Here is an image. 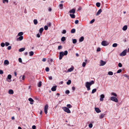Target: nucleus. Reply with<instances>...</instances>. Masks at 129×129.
Returning a JSON list of instances; mask_svg holds the SVG:
<instances>
[{
    "label": "nucleus",
    "mask_w": 129,
    "mask_h": 129,
    "mask_svg": "<svg viewBox=\"0 0 129 129\" xmlns=\"http://www.w3.org/2000/svg\"><path fill=\"white\" fill-rule=\"evenodd\" d=\"M70 15L72 18H74L75 17V15L73 14H70Z\"/></svg>",
    "instance_id": "aec40b11"
},
{
    "label": "nucleus",
    "mask_w": 129,
    "mask_h": 129,
    "mask_svg": "<svg viewBox=\"0 0 129 129\" xmlns=\"http://www.w3.org/2000/svg\"><path fill=\"white\" fill-rule=\"evenodd\" d=\"M90 85H89V82H87L86 84V87L87 88L90 87Z\"/></svg>",
    "instance_id": "bb28decb"
},
{
    "label": "nucleus",
    "mask_w": 129,
    "mask_h": 129,
    "mask_svg": "<svg viewBox=\"0 0 129 129\" xmlns=\"http://www.w3.org/2000/svg\"><path fill=\"white\" fill-rule=\"evenodd\" d=\"M66 32V30H63L62 32V33L63 34H65Z\"/></svg>",
    "instance_id": "4d7b16f0"
},
{
    "label": "nucleus",
    "mask_w": 129,
    "mask_h": 129,
    "mask_svg": "<svg viewBox=\"0 0 129 129\" xmlns=\"http://www.w3.org/2000/svg\"><path fill=\"white\" fill-rule=\"evenodd\" d=\"M71 83V81L70 80H68V81L67 82V83L68 85H69Z\"/></svg>",
    "instance_id": "f704fd0d"
},
{
    "label": "nucleus",
    "mask_w": 129,
    "mask_h": 129,
    "mask_svg": "<svg viewBox=\"0 0 129 129\" xmlns=\"http://www.w3.org/2000/svg\"><path fill=\"white\" fill-rule=\"evenodd\" d=\"M29 53V55L30 56H33L34 54V52L33 51H31Z\"/></svg>",
    "instance_id": "5701e85b"
},
{
    "label": "nucleus",
    "mask_w": 129,
    "mask_h": 129,
    "mask_svg": "<svg viewBox=\"0 0 129 129\" xmlns=\"http://www.w3.org/2000/svg\"><path fill=\"white\" fill-rule=\"evenodd\" d=\"M100 63L101 64L100 66H103L106 64V62L105 61L101 60Z\"/></svg>",
    "instance_id": "6e6552de"
},
{
    "label": "nucleus",
    "mask_w": 129,
    "mask_h": 129,
    "mask_svg": "<svg viewBox=\"0 0 129 129\" xmlns=\"http://www.w3.org/2000/svg\"><path fill=\"white\" fill-rule=\"evenodd\" d=\"M62 47L61 45L59 46L58 47V49L59 50L60 49L62 48Z\"/></svg>",
    "instance_id": "864d4df0"
},
{
    "label": "nucleus",
    "mask_w": 129,
    "mask_h": 129,
    "mask_svg": "<svg viewBox=\"0 0 129 129\" xmlns=\"http://www.w3.org/2000/svg\"><path fill=\"white\" fill-rule=\"evenodd\" d=\"M102 12V10L101 9H100L98 11V12H97L96 14V15L97 16L99 14H100Z\"/></svg>",
    "instance_id": "ddd939ff"
},
{
    "label": "nucleus",
    "mask_w": 129,
    "mask_h": 129,
    "mask_svg": "<svg viewBox=\"0 0 129 129\" xmlns=\"http://www.w3.org/2000/svg\"><path fill=\"white\" fill-rule=\"evenodd\" d=\"M49 61H50L51 62H52L53 61V60L52 59H49Z\"/></svg>",
    "instance_id": "774afa93"
},
{
    "label": "nucleus",
    "mask_w": 129,
    "mask_h": 129,
    "mask_svg": "<svg viewBox=\"0 0 129 129\" xmlns=\"http://www.w3.org/2000/svg\"><path fill=\"white\" fill-rule=\"evenodd\" d=\"M79 22V21L78 20H76L75 21V23L76 24H77Z\"/></svg>",
    "instance_id": "5fc2aeb1"
},
{
    "label": "nucleus",
    "mask_w": 129,
    "mask_h": 129,
    "mask_svg": "<svg viewBox=\"0 0 129 129\" xmlns=\"http://www.w3.org/2000/svg\"><path fill=\"white\" fill-rule=\"evenodd\" d=\"M102 45L104 46H106L109 45V43L106 41H102L101 43Z\"/></svg>",
    "instance_id": "20e7f679"
},
{
    "label": "nucleus",
    "mask_w": 129,
    "mask_h": 129,
    "mask_svg": "<svg viewBox=\"0 0 129 129\" xmlns=\"http://www.w3.org/2000/svg\"><path fill=\"white\" fill-rule=\"evenodd\" d=\"M94 82L93 81H92L91 82H89V85L90 86L92 84H93L94 83Z\"/></svg>",
    "instance_id": "72a5a7b5"
},
{
    "label": "nucleus",
    "mask_w": 129,
    "mask_h": 129,
    "mask_svg": "<svg viewBox=\"0 0 129 129\" xmlns=\"http://www.w3.org/2000/svg\"><path fill=\"white\" fill-rule=\"evenodd\" d=\"M9 93L10 94H12L14 92L12 90L10 89L9 90Z\"/></svg>",
    "instance_id": "a211bd4d"
},
{
    "label": "nucleus",
    "mask_w": 129,
    "mask_h": 129,
    "mask_svg": "<svg viewBox=\"0 0 129 129\" xmlns=\"http://www.w3.org/2000/svg\"><path fill=\"white\" fill-rule=\"evenodd\" d=\"M11 47L10 46H9L8 47L7 49L8 50H10L11 49Z\"/></svg>",
    "instance_id": "e2e57ef3"
},
{
    "label": "nucleus",
    "mask_w": 129,
    "mask_h": 129,
    "mask_svg": "<svg viewBox=\"0 0 129 129\" xmlns=\"http://www.w3.org/2000/svg\"><path fill=\"white\" fill-rule=\"evenodd\" d=\"M96 89H93L91 93H93L94 92H95L96 91Z\"/></svg>",
    "instance_id": "c756f323"
},
{
    "label": "nucleus",
    "mask_w": 129,
    "mask_h": 129,
    "mask_svg": "<svg viewBox=\"0 0 129 129\" xmlns=\"http://www.w3.org/2000/svg\"><path fill=\"white\" fill-rule=\"evenodd\" d=\"M117 44L115 43L113 44L112 47H116L117 46Z\"/></svg>",
    "instance_id": "e433bc0d"
},
{
    "label": "nucleus",
    "mask_w": 129,
    "mask_h": 129,
    "mask_svg": "<svg viewBox=\"0 0 129 129\" xmlns=\"http://www.w3.org/2000/svg\"><path fill=\"white\" fill-rule=\"evenodd\" d=\"M48 107V105H46L44 107V112L46 114H47V110Z\"/></svg>",
    "instance_id": "423d86ee"
},
{
    "label": "nucleus",
    "mask_w": 129,
    "mask_h": 129,
    "mask_svg": "<svg viewBox=\"0 0 129 129\" xmlns=\"http://www.w3.org/2000/svg\"><path fill=\"white\" fill-rule=\"evenodd\" d=\"M10 45V44L7 42H6L5 43V45L6 46H8L9 45Z\"/></svg>",
    "instance_id": "3c124183"
},
{
    "label": "nucleus",
    "mask_w": 129,
    "mask_h": 129,
    "mask_svg": "<svg viewBox=\"0 0 129 129\" xmlns=\"http://www.w3.org/2000/svg\"><path fill=\"white\" fill-rule=\"evenodd\" d=\"M118 66L120 67H121L122 66V64L120 63H119L118 64Z\"/></svg>",
    "instance_id": "c03bdc74"
},
{
    "label": "nucleus",
    "mask_w": 129,
    "mask_h": 129,
    "mask_svg": "<svg viewBox=\"0 0 129 129\" xmlns=\"http://www.w3.org/2000/svg\"><path fill=\"white\" fill-rule=\"evenodd\" d=\"M73 68H71L69 69H68V72H71L73 71Z\"/></svg>",
    "instance_id": "cd10ccee"
},
{
    "label": "nucleus",
    "mask_w": 129,
    "mask_h": 129,
    "mask_svg": "<svg viewBox=\"0 0 129 129\" xmlns=\"http://www.w3.org/2000/svg\"><path fill=\"white\" fill-rule=\"evenodd\" d=\"M89 127L90 128H91L92 127V123H90L89 125Z\"/></svg>",
    "instance_id": "49530a36"
},
{
    "label": "nucleus",
    "mask_w": 129,
    "mask_h": 129,
    "mask_svg": "<svg viewBox=\"0 0 129 129\" xmlns=\"http://www.w3.org/2000/svg\"><path fill=\"white\" fill-rule=\"evenodd\" d=\"M44 30V29L43 28H41L39 30V32L40 33H42Z\"/></svg>",
    "instance_id": "b1692460"
},
{
    "label": "nucleus",
    "mask_w": 129,
    "mask_h": 129,
    "mask_svg": "<svg viewBox=\"0 0 129 129\" xmlns=\"http://www.w3.org/2000/svg\"><path fill=\"white\" fill-rule=\"evenodd\" d=\"M75 29L73 28L71 29V32L72 33H74L75 32Z\"/></svg>",
    "instance_id": "4be33fe9"
},
{
    "label": "nucleus",
    "mask_w": 129,
    "mask_h": 129,
    "mask_svg": "<svg viewBox=\"0 0 129 129\" xmlns=\"http://www.w3.org/2000/svg\"><path fill=\"white\" fill-rule=\"evenodd\" d=\"M19 61L20 62H22V59L21 58H19L18 59Z\"/></svg>",
    "instance_id": "13d9d810"
},
{
    "label": "nucleus",
    "mask_w": 129,
    "mask_h": 129,
    "mask_svg": "<svg viewBox=\"0 0 129 129\" xmlns=\"http://www.w3.org/2000/svg\"><path fill=\"white\" fill-rule=\"evenodd\" d=\"M67 108H71V107H72V106L70 104H68L67 105Z\"/></svg>",
    "instance_id": "2f4dec72"
},
{
    "label": "nucleus",
    "mask_w": 129,
    "mask_h": 129,
    "mask_svg": "<svg viewBox=\"0 0 129 129\" xmlns=\"http://www.w3.org/2000/svg\"><path fill=\"white\" fill-rule=\"evenodd\" d=\"M101 51V48H98L97 49V51L98 52L100 51Z\"/></svg>",
    "instance_id": "052dcab7"
},
{
    "label": "nucleus",
    "mask_w": 129,
    "mask_h": 129,
    "mask_svg": "<svg viewBox=\"0 0 129 129\" xmlns=\"http://www.w3.org/2000/svg\"><path fill=\"white\" fill-rule=\"evenodd\" d=\"M1 46L2 47H4L5 46V44L4 43H1Z\"/></svg>",
    "instance_id": "09e8293b"
},
{
    "label": "nucleus",
    "mask_w": 129,
    "mask_h": 129,
    "mask_svg": "<svg viewBox=\"0 0 129 129\" xmlns=\"http://www.w3.org/2000/svg\"><path fill=\"white\" fill-rule=\"evenodd\" d=\"M49 26H51V23L50 22H49L47 24Z\"/></svg>",
    "instance_id": "338daca9"
},
{
    "label": "nucleus",
    "mask_w": 129,
    "mask_h": 129,
    "mask_svg": "<svg viewBox=\"0 0 129 129\" xmlns=\"http://www.w3.org/2000/svg\"><path fill=\"white\" fill-rule=\"evenodd\" d=\"M48 27L47 26H45L44 27V29L45 30H47L48 29Z\"/></svg>",
    "instance_id": "79ce46f5"
},
{
    "label": "nucleus",
    "mask_w": 129,
    "mask_h": 129,
    "mask_svg": "<svg viewBox=\"0 0 129 129\" xmlns=\"http://www.w3.org/2000/svg\"><path fill=\"white\" fill-rule=\"evenodd\" d=\"M104 95L103 94H102L100 95V101H102L103 100V98H104Z\"/></svg>",
    "instance_id": "9d476101"
},
{
    "label": "nucleus",
    "mask_w": 129,
    "mask_h": 129,
    "mask_svg": "<svg viewBox=\"0 0 129 129\" xmlns=\"http://www.w3.org/2000/svg\"><path fill=\"white\" fill-rule=\"evenodd\" d=\"M127 50L125 49L123 51H122L120 54V56H124L126 55V53Z\"/></svg>",
    "instance_id": "7ed1b4c3"
},
{
    "label": "nucleus",
    "mask_w": 129,
    "mask_h": 129,
    "mask_svg": "<svg viewBox=\"0 0 129 129\" xmlns=\"http://www.w3.org/2000/svg\"><path fill=\"white\" fill-rule=\"evenodd\" d=\"M100 3L98 2L96 4V6L98 7H100Z\"/></svg>",
    "instance_id": "393cba45"
},
{
    "label": "nucleus",
    "mask_w": 129,
    "mask_h": 129,
    "mask_svg": "<svg viewBox=\"0 0 129 129\" xmlns=\"http://www.w3.org/2000/svg\"><path fill=\"white\" fill-rule=\"evenodd\" d=\"M65 40V38L64 37H63L61 38V40Z\"/></svg>",
    "instance_id": "603ef678"
},
{
    "label": "nucleus",
    "mask_w": 129,
    "mask_h": 129,
    "mask_svg": "<svg viewBox=\"0 0 129 129\" xmlns=\"http://www.w3.org/2000/svg\"><path fill=\"white\" fill-rule=\"evenodd\" d=\"M42 82L41 81H40L38 83V86L39 87H40L42 85Z\"/></svg>",
    "instance_id": "c85d7f7f"
},
{
    "label": "nucleus",
    "mask_w": 129,
    "mask_h": 129,
    "mask_svg": "<svg viewBox=\"0 0 129 129\" xmlns=\"http://www.w3.org/2000/svg\"><path fill=\"white\" fill-rule=\"evenodd\" d=\"M123 75L125 77L128 78V79H129V78H128V76H127L126 74H124V75Z\"/></svg>",
    "instance_id": "6e6d98bb"
},
{
    "label": "nucleus",
    "mask_w": 129,
    "mask_h": 129,
    "mask_svg": "<svg viewBox=\"0 0 129 129\" xmlns=\"http://www.w3.org/2000/svg\"><path fill=\"white\" fill-rule=\"evenodd\" d=\"M122 71V70L121 69H120L118 70L117 72V73H119L120 72H121Z\"/></svg>",
    "instance_id": "8fccbe9b"
},
{
    "label": "nucleus",
    "mask_w": 129,
    "mask_h": 129,
    "mask_svg": "<svg viewBox=\"0 0 129 129\" xmlns=\"http://www.w3.org/2000/svg\"><path fill=\"white\" fill-rule=\"evenodd\" d=\"M3 73V72L2 70H0V74H2Z\"/></svg>",
    "instance_id": "0e129e2a"
},
{
    "label": "nucleus",
    "mask_w": 129,
    "mask_h": 129,
    "mask_svg": "<svg viewBox=\"0 0 129 129\" xmlns=\"http://www.w3.org/2000/svg\"><path fill=\"white\" fill-rule=\"evenodd\" d=\"M68 53V52L67 51H64V52H63V54L64 55H67Z\"/></svg>",
    "instance_id": "58836bf2"
},
{
    "label": "nucleus",
    "mask_w": 129,
    "mask_h": 129,
    "mask_svg": "<svg viewBox=\"0 0 129 129\" xmlns=\"http://www.w3.org/2000/svg\"><path fill=\"white\" fill-rule=\"evenodd\" d=\"M110 99L111 100L114 101L116 102H118V100L117 98L114 97H112Z\"/></svg>",
    "instance_id": "39448f33"
},
{
    "label": "nucleus",
    "mask_w": 129,
    "mask_h": 129,
    "mask_svg": "<svg viewBox=\"0 0 129 129\" xmlns=\"http://www.w3.org/2000/svg\"><path fill=\"white\" fill-rule=\"evenodd\" d=\"M57 87L56 85L54 86L51 89V90L52 91H55L56 90V88Z\"/></svg>",
    "instance_id": "4468645a"
},
{
    "label": "nucleus",
    "mask_w": 129,
    "mask_h": 129,
    "mask_svg": "<svg viewBox=\"0 0 129 129\" xmlns=\"http://www.w3.org/2000/svg\"><path fill=\"white\" fill-rule=\"evenodd\" d=\"M12 78V76L11 75H9L7 76V78L9 79H10Z\"/></svg>",
    "instance_id": "7c9ffc66"
},
{
    "label": "nucleus",
    "mask_w": 129,
    "mask_h": 129,
    "mask_svg": "<svg viewBox=\"0 0 129 129\" xmlns=\"http://www.w3.org/2000/svg\"><path fill=\"white\" fill-rule=\"evenodd\" d=\"M49 69L48 67L46 68L45 70L46 72H48L49 71Z\"/></svg>",
    "instance_id": "37998d69"
},
{
    "label": "nucleus",
    "mask_w": 129,
    "mask_h": 129,
    "mask_svg": "<svg viewBox=\"0 0 129 129\" xmlns=\"http://www.w3.org/2000/svg\"><path fill=\"white\" fill-rule=\"evenodd\" d=\"M105 115V114H101L99 116V118L100 119L103 118Z\"/></svg>",
    "instance_id": "2eb2a0df"
},
{
    "label": "nucleus",
    "mask_w": 129,
    "mask_h": 129,
    "mask_svg": "<svg viewBox=\"0 0 129 129\" xmlns=\"http://www.w3.org/2000/svg\"><path fill=\"white\" fill-rule=\"evenodd\" d=\"M59 6L60 8L61 9H62L63 8V5L62 4H61L59 5Z\"/></svg>",
    "instance_id": "4c0bfd02"
},
{
    "label": "nucleus",
    "mask_w": 129,
    "mask_h": 129,
    "mask_svg": "<svg viewBox=\"0 0 129 129\" xmlns=\"http://www.w3.org/2000/svg\"><path fill=\"white\" fill-rule=\"evenodd\" d=\"M25 77L24 75L21 76L20 77V81H22V80H24L25 79Z\"/></svg>",
    "instance_id": "f8f14e48"
},
{
    "label": "nucleus",
    "mask_w": 129,
    "mask_h": 129,
    "mask_svg": "<svg viewBox=\"0 0 129 129\" xmlns=\"http://www.w3.org/2000/svg\"><path fill=\"white\" fill-rule=\"evenodd\" d=\"M35 25H36L38 23V21L37 19H34L33 21Z\"/></svg>",
    "instance_id": "412c9836"
},
{
    "label": "nucleus",
    "mask_w": 129,
    "mask_h": 129,
    "mask_svg": "<svg viewBox=\"0 0 129 129\" xmlns=\"http://www.w3.org/2000/svg\"><path fill=\"white\" fill-rule=\"evenodd\" d=\"M62 108L64 111L65 112H67L68 113H71L70 111L68 108L66 107H62Z\"/></svg>",
    "instance_id": "f03ea898"
},
{
    "label": "nucleus",
    "mask_w": 129,
    "mask_h": 129,
    "mask_svg": "<svg viewBox=\"0 0 129 129\" xmlns=\"http://www.w3.org/2000/svg\"><path fill=\"white\" fill-rule=\"evenodd\" d=\"M3 2L4 3H5V2L8 3L9 2V1L8 0H3Z\"/></svg>",
    "instance_id": "c9c22d12"
},
{
    "label": "nucleus",
    "mask_w": 129,
    "mask_h": 129,
    "mask_svg": "<svg viewBox=\"0 0 129 129\" xmlns=\"http://www.w3.org/2000/svg\"><path fill=\"white\" fill-rule=\"evenodd\" d=\"M84 40V38L83 37H81L79 39V40Z\"/></svg>",
    "instance_id": "a18cd8bd"
},
{
    "label": "nucleus",
    "mask_w": 129,
    "mask_h": 129,
    "mask_svg": "<svg viewBox=\"0 0 129 129\" xmlns=\"http://www.w3.org/2000/svg\"><path fill=\"white\" fill-rule=\"evenodd\" d=\"M127 25H125L123 26V27L122 28V29L124 30L125 31L127 29Z\"/></svg>",
    "instance_id": "dca6fc26"
},
{
    "label": "nucleus",
    "mask_w": 129,
    "mask_h": 129,
    "mask_svg": "<svg viewBox=\"0 0 129 129\" xmlns=\"http://www.w3.org/2000/svg\"><path fill=\"white\" fill-rule=\"evenodd\" d=\"M113 72L111 71H109L108 73V74L110 75H113Z\"/></svg>",
    "instance_id": "a878e982"
},
{
    "label": "nucleus",
    "mask_w": 129,
    "mask_h": 129,
    "mask_svg": "<svg viewBox=\"0 0 129 129\" xmlns=\"http://www.w3.org/2000/svg\"><path fill=\"white\" fill-rule=\"evenodd\" d=\"M33 129H35L36 128V126L35 125H33L32 127Z\"/></svg>",
    "instance_id": "69168bd1"
},
{
    "label": "nucleus",
    "mask_w": 129,
    "mask_h": 129,
    "mask_svg": "<svg viewBox=\"0 0 129 129\" xmlns=\"http://www.w3.org/2000/svg\"><path fill=\"white\" fill-rule=\"evenodd\" d=\"M64 55L63 54V52H61L59 53V59L60 60L62 59L63 56Z\"/></svg>",
    "instance_id": "0eeeda50"
},
{
    "label": "nucleus",
    "mask_w": 129,
    "mask_h": 129,
    "mask_svg": "<svg viewBox=\"0 0 129 129\" xmlns=\"http://www.w3.org/2000/svg\"><path fill=\"white\" fill-rule=\"evenodd\" d=\"M111 94L112 95H113L114 96L116 97L117 96V94L114 92H112L111 93Z\"/></svg>",
    "instance_id": "473e14b6"
},
{
    "label": "nucleus",
    "mask_w": 129,
    "mask_h": 129,
    "mask_svg": "<svg viewBox=\"0 0 129 129\" xmlns=\"http://www.w3.org/2000/svg\"><path fill=\"white\" fill-rule=\"evenodd\" d=\"M69 12L70 13H72L73 14L75 13V9H73L70 10Z\"/></svg>",
    "instance_id": "9b49d317"
},
{
    "label": "nucleus",
    "mask_w": 129,
    "mask_h": 129,
    "mask_svg": "<svg viewBox=\"0 0 129 129\" xmlns=\"http://www.w3.org/2000/svg\"><path fill=\"white\" fill-rule=\"evenodd\" d=\"M94 21L95 19H93L90 21V24H92L94 22Z\"/></svg>",
    "instance_id": "a19ab883"
},
{
    "label": "nucleus",
    "mask_w": 129,
    "mask_h": 129,
    "mask_svg": "<svg viewBox=\"0 0 129 129\" xmlns=\"http://www.w3.org/2000/svg\"><path fill=\"white\" fill-rule=\"evenodd\" d=\"M49 79L50 80H52V77L51 76H50L48 77Z\"/></svg>",
    "instance_id": "680f3d73"
},
{
    "label": "nucleus",
    "mask_w": 129,
    "mask_h": 129,
    "mask_svg": "<svg viewBox=\"0 0 129 129\" xmlns=\"http://www.w3.org/2000/svg\"><path fill=\"white\" fill-rule=\"evenodd\" d=\"M25 49V48H22L20 49H19V51L20 52H21L24 51Z\"/></svg>",
    "instance_id": "6ab92c4d"
},
{
    "label": "nucleus",
    "mask_w": 129,
    "mask_h": 129,
    "mask_svg": "<svg viewBox=\"0 0 129 129\" xmlns=\"http://www.w3.org/2000/svg\"><path fill=\"white\" fill-rule=\"evenodd\" d=\"M4 63L5 64L8 65L9 64V62L8 60H6L4 61Z\"/></svg>",
    "instance_id": "f3484780"
},
{
    "label": "nucleus",
    "mask_w": 129,
    "mask_h": 129,
    "mask_svg": "<svg viewBox=\"0 0 129 129\" xmlns=\"http://www.w3.org/2000/svg\"><path fill=\"white\" fill-rule=\"evenodd\" d=\"M28 100L30 102H33L34 100L31 98H30L28 99Z\"/></svg>",
    "instance_id": "ea45409f"
},
{
    "label": "nucleus",
    "mask_w": 129,
    "mask_h": 129,
    "mask_svg": "<svg viewBox=\"0 0 129 129\" xmlns=\"http://www.w3.org/2000/svg\"><path fill=\"white\" fill-rule=\"evenodd\" d=\"M94 109L96 112L98 113H99L101 112V110L99 109V108H95Z\"/></svg>",
    "instance_id": "1a4fd4ad"
},
{
    "label": "nucleus",
    "mask_w": 129,
    "mask_h": 129,
    "mask_svg": "<svg viewBox=\"0 0 129 129\" xmlns=\"http://www.w3.org/2000/svg\"><path fill=\"white\" fill-rule=\"evenodd\" d=\"M86 64V62H83L82 63V66L83 67H84Z\"/></svg>",
    "instance_id": "de8ad7c7"
},
{
    "label": "nucleus",
    "mask_w": 129,
    "mask_h": 129,
    "mask_svg": "<svg viewBox=\"0 0 129 129\" xmlns=\"http://www.w3.org/2000/svg\"><path fill=\"white\" fill-rule=\"evenodd\" d=\"M23 35V33L22 32H19L18 34V36L20 37L17 38V40H21L23 39V37L22 36Z\"/></svg>",
    "instance_id": "f257e3e1"
},
{
    "label": "nucleus",
    "mask_w": 129,
    "mask_h": 129,
    "mask_svg": "<svg viewBox=\"0 0 129 129\" xmlns=\"http://www.w3.org/2000/svg\"><path fill=\"white\" fill-rule=\"evenodd\" d=\"M70 93V91L69 90H67L66 91V94H69Z\"/></svg>",
    "instance_id": "bf43d9fd"
}]
</instances>
